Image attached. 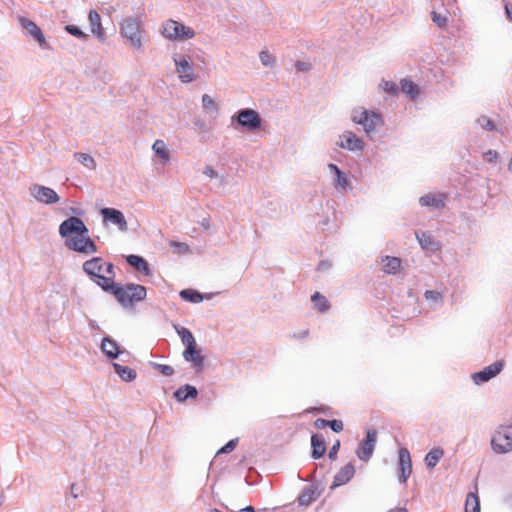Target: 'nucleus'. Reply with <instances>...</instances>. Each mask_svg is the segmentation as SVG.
<instances>
[{
	"label": "nucleus",
	"mask_w": 512,
	"mask_h": 512,
	"mask_svg": "<svg viewBox=\"0 0 512 512\" xmlns=\"http://www.w3.org/2000/svg\"><path fill=\"white\" fill-rule=\"evenodd\" d=\"M104 265L105 261L102 257H93L82 264V270L93 283L104 292L111 293L125 308L146 298L147 289L140 284L127 283L125 285L115 284L113 287L108 286L105 274H103Z\"/></svg>",
	"instance_id": "f257e3e1"
},
{
	"label": "nucleus",
	"mask_w": 512,
	"mask_h": 512,
	"mask_svg": "<svg viewBox=\"0 0 512 512\" xmlns=\"http://www.w3.org/2000/svg\"><path fill=\"white\" fill-rule=\"evenodd\" d=\"M120 34L125 39V43L137 51H144L143 37L145 30L138 18L126 17L120 23Z\"/></svg>",
	"instance_id": "f03ea898"
},
{
	"label": "nucleus",
	"mask_w": 512,
	"mask_h": 512,
	"mask_svg": "<svg viewBox=\"0 0 512 512\" xmlns=\"http://www.w3.org/2000/svg\"><path fill=\"white\" fill-rule=\"evenodd\" d=\"M262 122L263 120L256 110L243 108L232 115L230 126L236 129L237 125L243 131L256 132L262 128Z\"/></svg>",
	"instance_id": "7ed1b4c3"
},
{
	"label": "nucleus",
	"mask_w": 512,
	"mask_h": 512,
	"mask_svg": "<svg viewBox=\"0 0 512 512\" xmlns=\"http://www.w3.org/2000/svg\"><path fill=\"white\" fill-rule=\"evenodd\" d=\"M352 121L363 126L369 136L376 131L377 127L383 124L381 114L366 109L355 110L352 115Z\"/></svg>",
	"instance_id": "20e7f679"
},
{
	"label": "nucleus",
	"mask_w": 512,
	"mask_h": 512,
	"mask_svg": "<svg viewBox=\"0 0 512 512\" xmlns=\"http://www.w3.org/2000/svg\"><path fill=\"white\" fill-rule=\"evenodd\" d=\"M162 35L167 39H192L195 31L175 20H167L162 26Z\"/></svg>",
	"instance_id": "39448f33"
},
{
	"label": "nucleus",
	"mask_w": 512,
	"mask_h": 512,
	"mask_svg": "<svg viewBox=\"0 0 512 512\" xmlns=\"http://www.w3.org/2000/svg\"><path fill=\"white\" fill-rule=\"evenodd\" d=\"M65 246L74 252L85 255L97 252V245L88 234L75 235L66 239Z\"/></svg>",
	"instance_id": "423d86ee"
},
{
	"label": "nucleus",
	"mask_w": 512,
	"mask_h": 512,
	"mask_svg": "<svg viewBox=\"0 0 512 512\" xmlns=\"http://www.w3.org/2000/svg\"><path fill=\"white\" fill-rule=\"evenodd\" d=\"M494 452L504 454L512 450V426L500 427L491 439Z\"/></svg>",
	"instance_id": "0eeeda50"
},
{
	"label": "nucleus",
	"mask_w": 512,
	"mask_h": 512,
	"mask_svg": "<svg viewBox=\"0 0 512 512\" xmlns=\"http://www.w3.org/2000/svg\"><path fill=\"white\" fill-rule=\"evenodd\" d=\"M88 232L84 221L77 216L68 217L59 225V234L66 239L75 235L88 234Z\"/></svg>",
	"instance_id": "6e6552de"
},
{
	"label": "nucleus",
	"mask_w": 512,
	"mask_h": 512,
	"mask_svg": "<svg viewBox=\"0 0 512 512\" xmlns=\"http://www.w3.org/2000/svg\"><path fill=\"white\" fill-rule=\"evenodd\" d=\"M19 22L23 30H25L26 35H29L33 38L35 42L42 49H50L49 43L46 41V38L40 29V27L32 20L26 17H19Z\"/></svg>",
	"instance_id": "1a4fd4ad"
},
{
	"label": "nucleus",
	"mask_w": 512,
	"mask_h": 512,
	"mask_svg": "<svg viewBox=\"0 0 512 512\" xmlns=\"http://www.w3.org/2000/svg\"><path fill=\"white\" fill-rule=\"evenodd\" d=\"M377 442V432L375 429H368L365 438L359 443L356 454L364 462L370 460L373 455Z\"/></svg>",
	"instance_id": "9d476101"
},
{
	"label": "nucleus",
	"mask_w": 512,
	"mask_h": 512,
	"mask_svg": "<svg viewBox=\"0 0 512 512\" xmlns=\"http://www.w3.org/2000/svg\"><path fill=\"white\" fill-rule=\"evenodd\" d=\"M30 194L38 202L46 205L55 204L60 201V197L54 189L39 184H33L30 187Z\"/></svg>",
	"instance_id": "9b49d317"
},
{
	"label": "nucleus",
	"mask_w": 512,
	"mask_h": 512,
	"mask_svg": "<svg viewBox=\"0 0 512 512\" xmlns=\"http://www.w3.org/2000/svg\"><path fill=\"white\" fill-rule=\"evenodd\" d=\"M505 362L504 360H498L494 363L486 366L482 370L475 372L472 374V379L475 384L480 385L490 381L492 378L496 377L504 368Z\"/></svg>",
	"instance_id": "f8f14e48"
},
{
	"label": "nucleus",
	"mask_w": 512,
	"mask_h": 512,
	"mask_svg": "<svg viewBox=\"0 0 512 512\" xmlns=\"http://www.w3.org/2000/svg\"><path fill=\"white\" fill-rule=\"evenodd\" d=\"M104 223H111L116 225L121 232L128 230L126 218L122 211L116 208L105 207L100 210Z\"/></svg>",
	"instance_id": "ddd939ff"
},
{
	"label": "nucleus",
	"mask_w": 512,
	"mask_h": 512,
	"mask_svg": "<svg viewBox=\"0 0 512 512\" xmlns=\"http://www.w3.org/2000/svg\"><path fill=\"white\" fill-rule=\"evenodd\" d=\"M398 469L400 471L399 481L401 483H406L412 473V461L410 452L405 447L399 449Z\"/></svg>",
	"instance_id": "4468645a"
},
{
	"label": "nucleus",
	"mask_w": 512,
	"mask_h": 512,
	"mask_svg": "<svg viewBox=\"0 0 512 512\" xmlns=\"http://www.w3.org/2000/svg\"><path fill=\"white\" fill-rule=\"evenodd\" d=\"M174 62L176 71L179 73V78L183 83H189L195 80L192 66L185 55H180L178 58L174 57Z\"/></svg>",
	"instance_id": "2eb2a0df"
},
{
	"label": "nucleus",
	"mask_w": 512,
	"mask_h": 512,
	"mask_svg": "<svg viewBox=\"0 0 512 512\" xmlns=\"http://www.w3.org/2000/svg\"><path fill=\"white\" fill-rule=\"evenodd\" d=\"M100 349L102 353L110 360L117 359L125 350L110 336L102 339Z\"/></svg>",
	"instance_id": "dca6fc26"
},
{
	"label": "nucleus",
	"mask_w": 512,
	"mask_h": 512,
	"mask_svg": "<svg viewBox=\"0 0 512 512\" xmlns=\"http://www.w3.org/2000/svg\"><path fill=\"white\" fill-rule=\"evenodd\" d=\"M447 196L444 193H428L419 198V204L433 210L441 209L445 206Z\"/></svg>",
	"instance_id": "f3484780"
},
{
	"label": "nucleus",
	"mask_w": 512,
	"mask_h": 512,
	"mask_svg": "<svg viewBox=\"0 0 512 512\" xmlns=\"http://www.w3.org/2000/svg\"><path fill=\"white\" fill-rule=\"evenodd\" d=\"M343 140L338 144L340 148L349 151L357 152L364 149V142L355 133L351 131H345L341 136Z\"/></svg>",
	"instance_id": "a211bd4d"
},
{
	"label": "nucleus",
	"mask_w": 512,
	"mask_h": 512,
	"mask_svg": "<svg viewBox=\"0 0 512 512\" xmlns=\"http://www.w3.org/2000/svg\"><path fill=\"white\" fill-rule=\"evenodd\" d=\"M182 355L185 361L191 362L196 370L202 369L204 365V357L200 354L197 343L185 347Z\"/></svg>",
	"instance_id": "6ab92c4d"
},
{
	"label": "nucleus",
	"mask_w": 512,
	"mask_h": 512,
	"mask_svg": "<svg viewBox=\"0 0 512 512\" xmlns=\"http://www.w3.org/2000/svg\"><path fill=\"white\" fill-rule=\"evenodd\" d=\"M355 474V467L352 462H349L345 466H343L334 476L333 483L331 485V489L336 487L345 485L348 483Z\"/></svg>",
	"instance_id": "aec40b11"
},
{
	"label": "nucleus",
	"mask_w": 512,
	"mask_h": 512,
	"mask_svg": "<svg viewBox=\"0 0 512 512\" xmlns=\"http://www.w3.org/2000/svg\"><path fill=\"white\" fill-rule=\"evenodd\" d=\"M125 261L129 266L145 276L152 274L149 263L142 256L130 254L125 257Z\"/></svg>",
	"instance_id": "412c9836"
},
{
	"label": "nucleus",
	"mask_w": 512,
	"mask_h": 512,
	"mask_svg": "<svg viewBox=\"0 0 512 512\" xmlns=\"http://www.w3.org/2000/svg\"><path fill=\"white\" fill-rule=\"evenodd\" d=\"M311 447H312L311 457L313 459H315V460L320 459L325 455L327 448H326L325 439L323 438V436L321 434H318V433L312 434Z\"/></svg>",
	"instance_id": "4be33fe9"
},
{
	"label": "nucleus",
	"mask_w": 512,
	"mask_h": 512,
	"mask_svg": "<svg viewBox=\"0 0 512 512\" xmlns=\"http://www.w3.org/2000/svg\"><path fill=\"white\" fill-rule=\"evenodd\" d=\"M89 24L91 32L99 39H105L104 29L101 24V16L96 10H90L89 15Z\"/></svg>",
	"instance_id": "5701e85b"
},
{
	"label": "nucleus",
	"mask_w": 512,
	"mask_h": 512,
	"mask_svg": "<svg viewBox=\"0 0 512 512\" xmlns=\"http://www.w3.org/2000/svg\"><path fill=\"white\" fill-rule=\"evenodd\" d=\"M328 169L335 175L334 185L336 188H341L342 190H347L350 188V181L347 175L336 164L329 163Z\"/></svg>",
	"instance_id": "b1692460"
},
{
	"label": "nucleus",
	"mask_w": 512,
	"mask_h": 512,
	"mask_svg": "<svg viewBox=\"0 0 512 512\" xmlns=\"http://www.w3.org/2000/svg\"><path fill=\"white\" fill-rule=\"evenodd\" d=\"M174 398L178 402H185L188 399H195L198 396V390L195 386L190 384H184L180 386L175 392H174Z\"/></svg>",
	"instance_id": "393cba45"
},
{
	"label": "nucleus",
	"mask_w": 512,
	"mask_h": 512,
	"mask_svg": "<svg viewBox=\"0 0 512 512\" xmlns=\"http://www.w3.org/2000/svg\"><path fill=\"white\" fill-rule=\"evenodd\" d=\"M319 495L320 492L318 491L317 487H314L313 485L307 486L299 495L298 503L300 506H308L314 502L319 497Z\"/></svg>",
	"instance_id": "a878e982"
},
{
	"label": "nucleus",
	"mask_w": 512,
	"mask_h": 512,
	"mask_svg": "<svg viewBox=\"0 0 512 512\" xmlns=\"http://www.w3.org/2000/svg\"><path fill=\"white\" fill-rule=\"evenodd\" d=\"M112 367L115 373L125 382H131L137 377L136 371L128 366L113 362Z\"/></svg>",
	"instance_id": "bb28decb"
},
{
	"label": "nucleus",
	"mask_w": 512,
	"mask_h": 512,
	"mask_svg": "<svg viewBox=\"0 0 512 512\" xmlns=\"http://www.w3.org/2000/svg\"><path fill=\"white\" fill-rule=\"evenodd\" d=\"M416 238L423 249L430 251H436L438 249L439 243L434 240L429 232L423 231L416 233Z\"/></svg>",
	"instance_id": "cd10ccee"
},
{
	"label": "nucleus",
	"mask_w": 512,
	"mask_h": 512,
	"mask_svg": "<svg viewBox=\"0 0 512 512\" xmlns=\"http://www.w3.org/2000/svg\"><path fill=\"white\" fill-rule=\"evenodd\" d=\"M444 450L440 447L431 449L425 456V464L428 469L434 468L443 457Z\"/></svg>",
	"instance_id": "c85d7f7f"
},
{
	"label": "nucleus",
	"mask_w": 512,
	"mask_h": 512,
	"mask_svg": "<svg viewBox=\"0 0 512 512\" xmlns=\"http://www.w3.org/2000/svg\"><path fill=\"white\" fill-rule=\"evenodd\" d=\"M400 84H401V91L403 93L407 94L410 97V99L413 100L419 95V93H420L419 87L413 81L408 80V79H403V80H401Z\"/></svg>",
	"instance_id": "c756f323"
},
{
	"label": "nucleus",
	"mask_w": 512,
	"mask_h": 512,
	"mask_svg": "<svg viewBox=\"0 0 512 512\" xmlns=\"http://www.w3.org/2000/svg\"><path fill=\"white\" fill-rule=\"evenodd\" d=\"M401 266V260L398 257L386 256L383 259V269L385 273L395 274Z\"/></svg>",
	"instance_id": "7c9ffc66"
},
{
	"label": "nucleus",
	"mask_w": 512,
	"mask_h": 512,
	"mask_svg": "<svg viewBox=\"0 0 512 512\" xmlns=\"http://www.w3.org/2000/svg\"><path fill=\"white\" fill-rule=\"evenodd\" d=\"M179 296L183 300L191 303H200L204 300V296L202 293L190 288L181 290Z\"/></svg>",
	"instance_id": "2f4dec72"
},
{
	"label": "nucleus",
	"mask_w": 512,
	"mask_h": 512,
	"mask_svg": "<svg viewBox=\"0 0 512 512\" xmlns=\"http://www.w3.org/2000/svg\"><path fill=\"white\" fill-rule=\"evenodd\" d=\"M174 328L176 329V332L179 335V337L185 347L196 343V340H195L192 332L188 328L180 327L178 325H174Z\"/></svg>",
	"instance_id": "473e14b6"
},
{
	"label": "nucleus",
	"mask_w": 512,
	"mask_h": 512,
	"mask_svg": "<svg viewBox=\"0 0 512 512\" xmlns=\"http://www.w3.org/2000/svg\"><path fill=\"white\" fill-rule=\"evenodd\" d=\"M465 512H480V500L476 493L469 492L467 494Z\"/></svg>",
	"instance_id": "72a5a7b5"
},
{
	"label": "nucleus",
	"mask_w": 512,
	"mask_h": 512,
	"mask_svg": "<svg viewBox=\"0 0 512 512\" xmlns=\"http://www.w3.org/2000/svg\"><path fill=\"white\" fill-rule=\"evenodd\" d=\"M311 301L314 303V305L318 308L320 312H325L329 308V304L326 297L320 294L319 292H315L311 296Z\"/></svg>",
	"instance_id": "f704fd0d"
},
{
	"label": "nucleus",
	"mask_w": 512,
	"mask_h": 512,
	"mask_svg": "<svg viewBox=\"0 0 512 512\" xmlns=\"http://www.w3.org/2000/svg\"><path fill=\"white\" fill-rule=\"evenodd\" d=\"M74 157L77 159L78 162H80L83 166L89 169H94L96 166L95 160L90 154L76 152L74 154Z\"/></svg>",
	"instance_id": "c9c22d12"
},
{
	"label": "nucleus",
	"mask_w": 512,
	"mask_h": 512,
	"mask_svg": "<svg viewBox=\"0 0 512 512\" xmlns=\"http://www.w3.org/2000/svg\"><path fill=\"white\" fill-rule=\"evenodd\" d=\"M103 272H105V274H106L105 279L107 280L108 286L113 287L115 284H118L117 282L114 281L116 274H115V266L113 263L105 262Z\"/></svg>",
	"instance_id": "e433bc0d"
},
{
	"label": "nucleus",
	"mask_w": 512,
	"mask_h": 512,
	"mask_svg": "<svg viewBox=\"0 0 512 512\" xmlns=\"http://www.w3.org/2000/svg\"><path fill=\"white\" fill-rule=\"evenodd\" d=\"M154 152L163 160H169V152L162 140H156L152 146Z\"/></svg>",
	"instance_id": "4c0bfd02"
},
{
	"label": "nucleus",
	"mask_w": 512,
	"mask_h": 512,
	"mask_svg": "<svg viewBox=\"0 0 512 512\" xmlns=\"http://www.w3.org/2000/svg\"><path fill=\"white\" fill-rule=\"evenodd\" d=\"M65 31L67 33H69L70 35L82 40V41H85L87 40L88 38V35L86 33H84L80 27L76 26V25H73V24H68L65 26Z\"/></svg>",
	"instance_id": "58836bf2"
},
{
	"label": "nucleus",
	"mask_w": 512,
	"mask_h": 512,
	"mask_svg": "<svg viewBox=\"0 0 512 512\" xmlns=\"http://www.w3.org/2000/svg\"><path fill=\"white\" fill-rule=\"evenodd\" d=\"M202 106L205 110L217 113L218 112V106L215 100L208 94H204L202 96Z\"/></svg>",
	"instance_id": "ea45409f"
},
{
	"label": "nucleus",
	"mask_w": 512,
	"mask_h": 512,
	"mask_svg": "<svg viewBox=\"0 0 512 512\" xmlns=\"http://www.w3.org/2000/svg\"><path fill=\"white\" fill-rule=\"evenodd\" d=\"M477 124L481 126L484 130L487 131H495L496 125L495 123L486 115H481L477 120Z\"/></svg>",
	"instance_id": "a19ab883"
},
{
	"label": "nucleus",
	"mask_w": 512,
	"mask_h": 512,
	"mask_svg": "<svg viewBox=\"0 0 512 512\" xmlns=\"http://www.w3.org/2000/svg\"><path fill=\"white\" fill-rule=\"evenodd\" d=\"M150 366L159 371L164 376H171L174 374V369L170 365L160 364L157 362H150Z\"/></svg>",
	"instance_id": "79ce46f5"
},
{
	"label": "nucleus",
	"mask_w": 512,
	"mask_h": 512,
	"mask_svg": "<svg viewBox=\"0 0 512 512\" xmlns=\"http://www.w3.org/2000/svg\"><path fill=\"white\" fill-rule=\"evenodd\" d=\"M259 58L261 63L266 67H273L275 65V57L269 51H261Z\"/></svg>",
	"instance_id": "37998d69"
},
{
	"label": "nucleus",
	"mask_w": 512,
	"mask_h": 512,
	"mask_svg": "<svg viewBox=\"0 0 512 512\" xmlns=\"http://www.w3.org/2000/svg\"><path fill=\"white\" fill-rule=\"evenodd\" d=\"M382 88L386 93L393 95V96L397 95L399 92L398 85L393 81H383Z\"/></svg>",
	"instance_id": "c03bdc74"
},
{
	"label": "nucleus",
	"mask_w": 512,
	"mask_h": 512,
	"mask_svg": "<svg viewBox=\"0 0 512 512\" xmlns=\"http://www.w3.org/2000/svg\"><path fill=\"white\" fill-rule=\"evenodd\" d=\"M432 20L439 28H444L447 25V17L435 11L432 12Z\"/></svg>",
	"instance_id": "a18cd8bd"
},
{
	"label": "nucleus",
	"mask_w": 512,
	"mask_h": 512,
	"mask_svg": "<svg viewBox=\"0 0 512 512\" xmlns=\"http://www.w3.org/2000/svg\"><path fill=\"white\" fill-rule=\"evenodd\" d=\"M237 443H238V438L229 440L223 447H221L218 450L217 454L232 452L236 448Z\"/></svg>",
	"instance_id": "49530a36"
},
{
	"label": "nucleus",
	"mask_w": 512,
	"mask_h": 512,
	"mask_svg": "<svg viewBox=\"0 0 512 512\" xmlns=\"http://www.w3.org/2000/svg\"><path fill=\"white\" fill-rule=\"evenodd\" d=\"M327 427L331 428L335 433H340L343 430V422L338 419L328 420Z\"/></svg>",
	"instance_id": "de8ad7c7"
},
{
	"label": "nucleus",
	"mask_w": 512,
	"mask_h": 512,
	"mask_svg": "<svg viewBox=\"0 0 512 512\" xmlns=\"http://www.w3.org/2000/svg\"><path fill=\"white\" fill-rule=\"evenodd\" d=\"M171 247L177 248L178 252L182 253V254H186V253H188L190 251L189 246L186 243H183V242L173 241L171 243Z\"/></svg>",
	"instance_id": "09e8293b"
},
{
	"label": "nucleus",
	"mask_w": 512,
	"mask_h": 512,
	"mask_svg": "<svg viewBox=\"0 0 512 512\" xmlns=\"http://www.w3.org/2000/svg\"><path fill=\"white\" fill-rule=\"evenodd\" d=\"M425 298L428 300H433L435 302L440 301L442 299L441 294L438 291L435 290H426L425 291Z\"/></svg>",
	"instance_id": "8fccbe9b"
},
{
	"label": "nucleus",
	"mask_w": 512,
	"mask_h": 512,
	"mask_svg": "<svg viewBox=\"0 0 512 512\" xmlns=\"http://www.w3.org/2000/svg\"><path fill=\"white\" fill-rule=\"evenodd\" d=\"M340 449V441L337 440L333 445L332 447L330 448L329 450V453H328V457L329 459H331L332 461L336 459L337 457V453Z\"/></svg>",
	"instance_id": "3c124183"
},
{
	"label": "nucleus",
	"mask_w": 512,
	"mask_h": 512,
	"mask_svg": "<svg viewBox=\"0 0 512 512\" xmlns=\"http://www.w3.org/2000/svg\"><path fill=\"white\" fill-rule=\"evenodd\" d=\"M295 68L301 72H308L311 69V64L304 61H296Z\"/></svg>",
	"instance_id": "603ef678"
},
{
	"label": "nucleus",
	"mask_w": 512,
	"mask_h": 512,
	"mask_svg": "<svg viewBox=\"0 0 512 512\" xmlns=\"http://www.w3.org/2000/svg\"><path fill=\"white\" fill-rule=\"evenodd\" d=\"M332 264L328 260H321L317 266V271L325 272L331 268Z\"/></svg>",
	"instance_id": "864d4df0"
},
{
	"label": "nucleus",
	"mask_w": 512,
	"mask_h": 512,
	"mask_svg": "<svg viewBox=\"0 0 512 512\" xmlns=\"http://www.w3.org/2000/svg\"><path fill=\"white\" fill-rule=\"evenodd\" d=\"M203 174L208 176L209 178L217 177V172L212 166H206L203 170Z\"/></svg>",
	"instance_id": "5fc2aeb1"
},
{
	"label": "nucleus",
	"mask_w": 512,
	"mask_h": 512,
	"mask_svg": "<svg viewBox=\"0 0 512 512\" xmlns=\"http://www.w3.org/2000/svg\"><path fill=\"white\" fill-rule=\"evenodd\" d=\"M327 425H328V420L323 419V418H318L314 422V426L318 429H324L327 427Z\"/></svg>",
	"instance_id": "6e6d98bb"
},
{
	"label": "nucleus",
	"mask_w": 512,
	"mask_h": 512,
	"mask_svg": "<svg viewBox=\"0 0 512 512\" xmlns=\"http://www.w3.org/2000/svg\"><path fill=\"white\" fill-rule=\"evenodd\" d=\"M201 227H203L205 230H208L210 228V219L208 217L203 218L200 221Z\"/></svg>",
	"instance_id": "4d7b16f0"
},
{
	"label": "nucleus",
	"mask_w": 512,
	"mask_h": 512,
	"mask_svg": "<svg viewBox=\"0 0 512 512\" xmlns=\"http://www.w3.org/2000/svg\"><path fill=\"white\" fill-rule=\"evenodd\" d=\"M505 14L507 19L512 21V6H510L508 3L505 5Z\"/></svg>",
	"instance_id": "13d9d810"
},
{
	"label": "nucleus",
	"mask_w": 512,
	"mask_h": 512,
	"mask_svg": "<svg viewBox=\"0 0 512 512\" xmlns=\"http://www.w3.org/2000/svg\"><path fill=\"white\" fill-rule=\"evenodd\" d=\"M75 488H76V484L75 483H72L71 486H70V494H71V497L76 499L78 498V494L75 492Z\"/></svg>",
	"instance_id": "bf43d9fd"
},
{
	"label": "nucleus",
	"mask_w": 512,
	"mask_h": 512,
	"mask_svg": "<svg viewBox=\"0 0 512 512\" xmlns=\"http://www.w3.org/2000/svg\"><path fill=\"white\" fill-rule=\"evenodd\" d=\"M486 155L489 156V158H488L489 161H492L494 158H497V152L493 151V150H489L486 153Z\"/></svg>",
	"instance_id": "052dcab7"
},
{
	"label": "nucleus",
	"mask_w": 512,
	"mask_h": 512,
	"mask_svg": "<svg viewBox=\"0 0 512 512\" xmlns=\"http://www.w3.org/2000/svg\"><path fill=\"white\" fill-rule=\"evenodd\" d=\"M238 512H255V509L253 506L248 505V506L240 509Z\"/></svg>",
	"instance_id": "680f3d73"
},
{
	"label": "nucleus",
	"mask_w": 512,
	"mask_h": 512,
	"mask_svg": "<svg viewBox=\"0 0 512 512\" xmlns=\"http://www.w3.org/2000/svg\"><path fill=\"white\" fill-rule=\"evenodd\" d=\"M89 326H90L91 329H98V330L100 329L98 324L94 320H90L89 321Z\"/></svg>",
	"instance_id": "e2e57ef3"
},
{
	"label": "nucleus",
	"mask_w": 512,
	"mask_h": 512,
	"mask_svg": "<svg viewBox=\"0 0 512 512\" xmlns=\"http://www.w3.org/2000/svg\"><path fill=\"white\" fill-rule=\"evenodd\" d=\"M387 512H408L406 508H394L390 509Z\"/></svg>",
	"instance_id": "0e129e2a"
},
{
	"label": "nucleus",
	"mask_w": 512,
	"mask_h": 512,
	"mask_svg": "<svg viewBox=\"0 0 512 512\" xmlns=\"http://www.w3.org/2000/svg\"><path fill=\"white\" fill-rule=\"evenodd\" d=\"M209 512H222V511H220V510H219V509H217V508H213V509H211Z\"/></svg>",
	"instance_id": "69168bd1"
},
{
	"label": "nucleus",
	"mask_w": 512,
	"mask_h": 512,
	"mask_svg": "<svg viewBox=\"0 0 512 512\" xmlns=\"http://www.w3.org/2000/svg\"><path fill=\"white\" fill-rule=\"evenodd\" d=\"M73 212H74L75 214H81V210H79V209H75V210H73Z\"/></svg>",
	"instance_id": "338daca9"
},
{
	"label": "nucleus",
	"mask_w": 512,
	"mask_h": 512,
	"mask_svg": "<svg viewBox=\"0 0 512 512\" xmlns=\"http://www.w3.org/2000/svg\"><path fill=\"white\" fill-rule=\"evenodd\" d=\"M307 334H308V331H304V332L302 333V337L306 336Z\"/></svg>",
	"instance_id": "774afa93"
}]
</instances>
